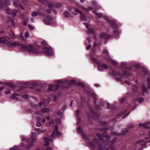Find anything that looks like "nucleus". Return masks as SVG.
<instances>
[{
  "label": "nucleus",
  "mask_w": 150,
  "mask_h": 150,
  "mask_svg": "<svg viewBox=\"0 0 150 150\" xmlns=\"http://www.w3.org/2000/svg\"><path fill=\"white\" fill-rule=\"evenodd\" d=\"M43 50L45 53L48 56H50L53 54V50L51 47H44Z\"/></svg>",
  "instance_id": "9b49d317"
},
{
  "label": "nucleus",
  "mask_w": 150,
  "mask_h": 150,
  "mask_svg": "<svg viewBox=\"0 0 150 150\" xmlns=\"http://www.w3.org/2000/svg\"><path fill=\"white\" fill-rule=\"evenodd\" d=\"M9 35L12 39H15L16 38L15 36L14 33L13 32H12L10 33Z\"/></svg>",
  "instance_id": "2f4dec72"
},
{
  "label": "nucleus",
  "mask_w": 150,
  "mask_h": 150,
  "mask_svg": "<svg viewBox=\"0 0 150 150\" xmlns=\"http://www.w3.org/2000/svg\"><path fill=\"white\" fill-rule=\"evenodd\" d=\"M96 135L99 138V140H98L96 138L94 139L93 142H91L90 144V146L91 148L98 149L97 143L98 142L102 147H105V144L107 145L110 147V145H111V148L112 150H116L115 147L112 145V144L115 142L116 139L111 143L109 142L108 140L109 139L110 137L108 136L107 133L105 132L103 133L102 135L99 134H96Z\"/></svg>",
  "instance_id": "f257e3e1"
},
{
  "label": "nucleus",
  "mask_w": 150,
  "mask_h": 150,
  "mask_svg": "<svg viewBox=\"0 0 150 150\" xmlns=\"http://www.w3.org/2000/svg\"><path fill=\"white\" fill-rule=\"evenodd\" d=\"M9 39V37L8 36H6L4 37L0 38V43H4V42H6L7 40Z\"/></svg>",
  "instance_id": "412c9836"
},
{
  "label": "nucleus",
  "mask_w": 150,
  "mask_h": 150,
  "mask_svg": "<svg viewBox=\"0 0 150 150\" xmlns=\"http://www.w3.org/2000/svg\"><path fill=\"white\" fill-rule=\"evenodd\" d=\"M19 37L21 38V39L23 40H25V38L24 37L23 35V33L19 35Z\"/></svg>",
  "instance_id": "a18cd8bd"
},
{
  "label": "nucleus",
  "mask_w": 150,
  "mask_h": 150,
  "mask_svg": "<svg viewBox=\"0 0 150 150\" xmlns=\"http://www.w3.org/2000/svg\"><path fill=\"white\" fill-rule=\"evenodd\" d=\"M92 60L93 62L96 63L98 65V68L100 71H101L103 69H107L108 66L106 64H102L96 58L93 57H91Z\"/></svg>",
  "instance_id": "423d86ee"
},
{
  "label": "nucleus",
  "mask_w": 150,
  "mask_h": 150,
  "mask_svg": "<svg viewBox=\"0 0 150 150\" xmlns=\"http://www.w3.org/2000/svg\"><path fill=\"white\" fill-rule=\"evenodd\" d=\"M22 97L23 98L27 99L28 98V96L27 95H25L23 96H22Z\"/></svg>",
  "instance_id": "bf43d9fd"
},
{
  "label": "nucleus",
  "mask_w": 150,
  "mask_h": 150,
  "mask_svg": "<svg viewBox=\"0 0 150 150\" xmlns=\"http://www.w3.org/2000/svg\"><path fill=\"white\" fill-rule=\"evenodd\" d=\"M21 46V48L25 50L31 52L35 53H37L38 52V50L33 45H29L27 46L26 45L22 44Z\"/></svg>",
  "instance_id": "7ed1b4c3"
},
{
  "label": "nucleus",
  "mask_w": 150,
  "mask_h": 150,
  "mask_svg": "<svg viewBox=\"0 0 150 150\" xmlns=\"http://www.w3.org/2000/svg\"><path fill=\"white\" fill-rule=\"evenodd\" d=\"M100 37L102 38H104L105 39L109 38L110 36L108 34H105L104 33H102L100 35Z\"/></svg>",
  "instance_id": "4be33fe9"
},
{
  "label": "nucleus",
  "mask_w": 150,
  "mask_h": 150,
  "mask_svg": "<svg viewBox=\"0 0 150 150\" xmlns=\"http://www.w3.org/2000/svg\"><path fill=\"white\" fill-rule=\"evenodd\" d=\"M10 40V38L8 40H7L6 42H4V43H6V45L8 47H12L14 46H20L21 45L20 43L18 42H9Z\"/></svg>",
  "instance_id": "6e6552de"
},
{
  "label": "nucleus",
  "mask_w": 150,
  "mask_h": 150,
  "mask_svg": "<svg viewBox=\"0 0 150 150\" xmlns=\"http://www.w3.org/2000/svg\"><path fill=\"white\" fill-rule=\"evenodd\" d=\"M49 6L51 8L53 7H56L57 8H61L62 7V4L60 2L58 3L55 5L54 3L51 2L49 3Z\"/></svg>",
  "instance_id": "2eb2a0df"
},
{
  "label": "nucleus",
  "mask_w": 150,
  "mask_h": 150,
  "mask_svg": "<svg viewBox=\"0 0 150 150\" xmlns=\"http://www.w3.org/2000/svg\"><path fill=\"white\" fill-rule=\"evenodd\" d=\"M14 1L13 2V4L15 7L18 8L19 7H20L21 8L22 10H24V8L21 6L18 3V0H14Z\"/></svg>",
  "instance_id": "6ab92c4d"
},
{
  "label": "nucleus",
  "mask_w": 150,
  "mask_h": 150,
  "mask_svg": "<svg viewBox=\"0 0 150 150\" xmlns=\"http://www.w3.org/2000/svg\"><path fill=\"white\" fill-rule=\"evenodd\" d=\"M136 100H137V102H141L143 100V99L142 98H139L138 99H137L136 100V99L135 100L134 99L133 101V103H136L137 102Z\"/></svg>",
  "instance_id": "cd10ccee"
},
{
  "label": "nucleus",
  "mask_w": 150,
  "mask_h": 150,
  "mask_svg": "<svg viewBox=\"0 0 150 150\" xmlns=\"http://www.w3.org/2000/svg\"><path fill=\"white\" fill-rule=\"evenodd\" d=\"M54 101V102H56L57 100V97L56 96H55L53 98Z\"/></svg>",
  "instance_id": "4d7b16f0"
},
{
  "label": "nucleus",
  "mask_w": 150,
  "mask_h": 150,
  "mask_svg": "<svg viewBox=\"0 0 150 150\" xmlns=\"http://www.w3.org/2000/svg\"><path fill=\"white\" fill-rule=\"evenodd\" d=\"M139 126L143 128L149 129L150 128V123L149 122L146 123L140 124Z\"/></svg>",
  "instance_id": "a211bd4d"
},
{
  "label": "nucleus",
  "mask_w": 150,
  "mask_h": 150,
  "mask_svg": "<svg viewBox=\"0 0 150 150\" xmlns=\"http://www.w3.org/2000/svg\"><path fill=\"white\" fill-rule=\"evenodd\" d=\"M11 3L9 0H0V8L3 6H8L10 5Z\"/></svg>",
  "instance_id": "4468645a"
},
{
  "label": "nucleus",
  "mask_w": 150,
  "mask_h": 150,
  "mask_svg": "<svg viewBox=\"0 0 150 150\" xmlns=\"http://www.w3.org/2000/svg\"><path fill=\"white\" fill-rule=\"evenodd\" d=\"M94 32L93 30L92 29H89L88 30V33L90 34H92Z\"/></svg>",
  "instance_id": "a19ab883"
},
{
  "label": "nucleus",
  "mask_w": 150,
  "mask_h": 150,
  "mask_svg": "<svg viewBox=\"0 0 150 150\" xmlns=\"http://www.w3.org/2000/svg\"><path fill=\"white\" fill-rule=\"evenodd\" d=\"M10 21L11 22V23L12 25L13 26V27H14L15 26V23H14V21H13V20H10Z\"/></svg>",
  "instance_id": "de8ad7c7"
},
{
  "label": "nucleus",
  "mask_w": 150,
  "mask_h": 150,
  "mask_svg": "<svg viewBox=\"0 0 150 150\" xmlns=\"http://www.w3.org/2000/svg\"><path fill=\"white\" fill-rule=\"evenodd\" d=\"M139 134L141 136H142L144 134V132L142 131H141L140 132Z\"/></svg>",
  "instance_id": "e2e57ef3"
},
{
  "label": "nucleus",
  "mask_w": 150,
  "mask_h": 150,
  "mask_svg": "<svg viewBox=\"0 0 150 150\" xmlns=\"http://www.w3.org/2000/svg\"><path fill=\"white\" fill-rule=\"evenodd\" d=\"M147 83L148 85V88H150V79L149 78L147 79Z\"/></svg>",
  "instance_id": "c9c22d12"
},
{
  "label": "nucleus",
  "mask_w": 150,
  "mask_h": 150,
  "mask_svg": "<svg viewBox=\"0 0 150 150\" xmlns=\"http://www.w3.org/2000/svg\"><path fill=\"white\" fill-rule=\"evenodd\" d=\"M11 91H8L4 92V93L6 94H10Z\"/></svg>",
  "instance_id": "5fc2aeb1"
},
{
  "label": "nucleus",
  "mask_w": 150,
  "mask_h": 150,
  "mask_svg": "<svg viewBox=\"0 0 150 150\" xmlns=\"http://www.w3.org/2000/svg\"><path fill=\"white\" fill-rule=\"evenodd\" d=\"M107 108H110V104L108 103H107Z\"/></svg>",
  "instance_id": "69168bd1"
},
{
  "label": "nucleus",
  "mask_w": 150,
  "mask_h": 150,
  "mask_svg": "<svg viewBox=\"0 0 150 150\" xmlns=\"http://www.w3.org/2000/svg\"><path fill=\"white\" fill-rule=\"evenodd\" d=\"M22 139L23 141H25L27 142H28L30 140L29 139H27L26 137H22Z\"/></svg>",
  "instance_id": "72a5a7b5"
},
{
  "label": "nucleus",
  "mask_w": 150,
  "mask_h": 150,
  "mask_svg": "<svg viewBox=\"0 0 150 150\" xmlns=\"http://www.w3.org/2000/svg\"><path fill=\"white\" fill-rule=\"evenodd\" d=\"M92 95L93 98H95L96 96V94L94 93H92Z\"/></svg>",
  "instance_id": "8fccbe9b"
},
{
  "label": "nucleus",
  "mask_w": 150,
  "mask_h": 150,
  "mask_svg": "<svg viewBox=\"0 0 150 150\" xmlns=\"http://www.w3.org/2000/svg\"><path fill=\"white\" fill-rule=\"evenodd\" d=\"M18 147L17 146H14L13 148H10V150H18Z\"/></svg>",
  "instance_id": "4c0bfd02"
},
{
  "label": "nucleus",
  "mask_w": 150,
  "mask_h": 150,
  "mask_svg": "<svg viewBox=\"0 0 150 150\" xmlns=\"http://www.w3.org/2000/svg\"><path fill=\"white\" fill-rule=\"evenodd\" d=\"M46 103V102L45 100H43V103H42V102H40L39 103V105L40 106H42V105H45Z\"/></svg>",
  "instance_id": "f704fd0d"
},
{
  "label": "nucleus",
  "mask_w": 150,
  "mask_h": 150,
  "mask_svg": "<svg viewBox=\"0 0 150 150\" xmlns=\"http://www.w3.org/2000/svg\"><path fill=\"white\" fill-rule=\"evenodd\" d=\"M50 100H51V98H50V97L49 98L47 99V103H49L50 102Z\"/></svg>",
  "instance_id": "0e129e2a"
},
{
  "label": "nucleus",
  "mask_w": 150,
  "mask_h": 150,
  "mask_svg": "<svg viewBox=\"0 0 150 150\" xmlns=\"http://www.w3.org/2000/svg\"><path fill=\"white\" fill-rule=\"evenodd\" d=\"M119 33H120V32L116 30L114 32L113 36L115 37L116 36H115V34H119Z\"/></svg>",
  "instance_id": "37998d69"
},
{
  "label": "nucleus",
  "mask_w": 150,
  "mask_h": 150,
  "mask_svg": "<svg viewBox=\"0 0 150 150\" xmlns=\"http://www.w3.org/2000/svg\"><path fill=\"white\" fill-rule=\"evenodd\" d=\"M42 44L43 45H46L47 43L45 41H44L42 42Z\"/></svg>",
  "instance_id": "338daca9"
},
{
  "label": "nucleus",
  "mask_w": 150,
  "mask_h": 150,
  "mask_svg": "<svg viewBox=\"0 0 150 150\" xmlns=\"http://www.w3.org/2000/svg\"><path fill=\"white\" fill-rule=\"evenodd\" d=\"M150 139V131H148V133L146 135L144 140L141 139L138 141L135 144L136 145L138 144V145L140 146L142 148L146 147V143L145 140H148Z\"/></svg>",
  "instance_id": "20e7f679"
},
{
  "label": "nucleus",
  "mask_w": 150,
  "mask_h": 150,
  "mask_svg": "<svg viewBox=\"0 0 150 150\" xmlns=\"http://www.w3.org/2000/svg\"><path fill=\"white\" fill-rule=\"evenodd\" d=\"M41 121L42 123H44L46 122V120L45 119H42Z\"/></svg>",
  "instance_id": "774afa93"
},
{
  "label": "nucleus",
  "mask_w": 150,
  "mask_h": 150,
  "mask_svg": "<svg viewBox=\"0 0 150 150\" xmlns=\"http://www.w3.org/2000/svg\"><path fill=\"white\" fill-rule=\"evenodd\" d=\"M91 117H96L98 118L99 115L95 113V112L92 110H91Z\"/></svg>",
  "instance_id": "5701e85b"
},
{
  "label": "nucleus",
  "mask_w": 150,
  "mask_h": 150,
  "mask_svg": "<svg viewBox=\"0 0 150 150\" xmlns=\"http://www.w3.org/2000/svg\"><path fill=\"white\" fill-rule=\"evenodd\" d=\"M79 112V111L78 110H76L75 111V114L76 116H78Z\"/></svg>",
  "instance_id": "6e6d98bb"
},
{
  "label": "nucleus",
  "mask_w": 150,
  "mask_h": 150,
  "mask_svg": "<svg viewBox=\"0 0 150 150\" xmlns=\"http://www.w3.org/2000/svg\"><path fill=\"white\" fill-rule=\"evenodd\" d=\"M35 130L37 131L39 133H43L45 131V129H40V128H38L35 129Z\"/></svg>",
  "instance_id": "bb28decb"
},
{
  "label": "nucleus",
  "mask_w": 150,
  "mask_h": 150,
  "mask_svg": "<svg viewBox=\"0 0 150 150\" xmlns=\"http://www.w3.org/2000/svg\"><path fill=\"white\" fill-rule=\"evenodd\" d=\"M24 35L25 38H28L29 36V32L28 31L26 32L25 33Z\"/></svg>",
  "instance_id": "58836bf2"
},
{
  "label": "nucleus",
  "mask_w": 150,
  "mask_h": 150,
  "mask_svg": "<svg viewBox=\"0 0 150 150\" xmlns=\"http://www.w3.org/2000/svg\"><path fill=\"white\" fill-rule=\"evenodd\" d=\"M36 142V139L35 138H33L32 139L31 141V144H33L34 142Z\"/></svg>",
  "instance_id": "13d9d810"
},
{
  "label": "nucleus",
  "mask_w": 150,
  "mask_h": 150,
  "mask_svg": "<svg viewBox=\"0 0 150 150\" xmlns=\"http://www.w3.org/2000/svg\"><path fill=\"white\" fill-rule=\"evenodd\" d=\"M5 12L7 14H11L14 16H15L18 11L15 10H12L10 8H7L5 10Z\"/></svg>",
  "instance_id": "f8f14e48"
},
{
  "label": "nucleus",
  "mask_w": 150,
  "mask_h": 150,
  "mask_svg": "<svg viewBox=\"0 0 150 150\" xmlns=\"http://www.w3.org/2000/svg\"><path fill=\"white\" fill-rule=\"evenodd\" d=\"M68 82L67 80H57L56 81V84L54 85L50 84L49 85L48 90L50 91H53L56 90L62 84Z\"/></svg>",
  "instance_id": "f03ea898"
},
{
  "label": "nucleus",
  "mask_w": 150,
  "mask_h": 150,
  "mask_svg": "<svg viewBox=\"0 0 150 150\" xmlns=\"http://www.w3.org/2000/svg\"><path fill=\"white\" fill-rule=\"evenodd\" d=\"M5 84L6 85H8L9 87H11V88H14L15 87V86L12 84L11 83H9L8 82L5 83Z\"/></svg>",
  "instance_id": "7c9ffc66"
},
{
  "label": "nucleus",
  "mask_w": 150,
  "mask_h": 150,
  "mask_svg": "<svg viewBox=\"0 0 150 150\" xmlns=\"http://www.w3.org/2000/svg\"><path fill=\"white\" fill-rule=\"evenodd\" d=\"M92 12L94 14H95L96 16H97L98 17H100L102 16L101 14L97 13L95 11H92Z\"/></svg>",
  "instance_id": "c756f323"
},
{
  "label": "nucleus",
  "mask_w": 150,
  "mask_h": 150,
  "mask_svg": "<svg viewBox=\"0 0 150 150\" xmlns=\"http://www.w3.org/2000/svg\"><path fill=\"white\" fill-rule=\"evenodd\" d=\"M38 127H40L41 125V124L40 122H37L36 125Z\"/></svg>",
  "instance_id": "c03bdc74"
},
{
  "label": "nucleus",
  "mask_w": 150,
  "mask_h": 150,
  "mask_svg": "<svg viewBox=\"0 0 150 150\" xmlns=\"http://www.w3.org/2000/svg\"><path fill=\"white\" fill-rule=\"evenodd\" d=\"M52 11L56 15L57 14V12L56 9H52Z\"/></svg>",
  "instance_id": "09e8293b"
},
{
  "label": "nucleus",
  "mask_w": 150,
  "mask_h": 150,
  "mask_svg": "<svg viewBox=\"0 0 150 150\" xmlns=\"http://www.w3.org/2000/svg\"><path fill=\"white\" fill-rule=\"evenodd\" d=\"M103 53L104 54L106 55L108 57L107 59H108L110 62L112 63L114 65H116L117 64V62L116 61L112 59L108 56L109 53L106 50H104Z\"/></svg>",
  "instance_id": "9d476101"
},
{
  "label": "nucleus",
  "mask_w": 150,
  "mask_h": 150,
  "mask_svg": "<svg viewBox=\"0 0 150 150\" xmlns=\"http://www.w3.org/2000/svg\"><path fill=\"white\" fill-rule=\"evenodd\" d=\"M69 10L71 11V13L72 14L75 16L77 15L79 13L81 14V19L84 21L86 20L87 18L85 16L84 14L77 8H75L74 10H72V8L70 7Z\"/></svg>",
  "instance_id": "0eeeda50"
},
{
  "label": "nucleus",
  "mask_w": 150,
  "mask_h": 150,
  "mask_svg": "<svg viewBox=\"0 0 150 150\" xmlns=\"http://www.w3.org/2000/svg\"><path fill=\"white\" fill-rule=\"evenodd\" d=\"M129 70V68H127L126 67H124L123 69L124 72L125 73L124 75L122 73H121L120 72H118L116 73V74H113V75L115 76L117 80L121 81L122 80V79L124 77L125 75L127 74V72L125 71L126 70Z\"/></svg>",
  "instance_id": "39448f33"
},
{
  "label": "nucleus",
  "mask_w": 150,
  "mask_h": 150,
  "mask_svg": "<svg viewBox=\"0 0 150 150\" xmlns=\"http://www.w3.org/2000/svg\"><path fill=\"white\" fill-rule=\"evenodd\" d=\"M83 24L86 26V27L87 28H88L89 27V25L88 24L86 23H84Z\"/></svg>",
  "instance_id": "680f3d73"
},
{
  "label": "nucleus",
  "mask_w": 150,
  "mask_h": 150,
  "mask_svg": "<svg viewBox=\"0 0 150 150\" xmlns=\"http://www.w3.org/2000/svg\"><path fill=\"white\" fill-rule=\"evenodd\" d=\"M134 126V125L133 124H130L128 126V127L129 128H132V127H133Z\"/></svg>",
  "instance_id": "052dcab7"
},
{
  "label": "nucleus",
  "mask_w": 150,
  "mask_h": 150,
  "mask_svg": "<svg viewBox=\"0 0 150 150\" xmlns=\"http://www.w3.org/2000/svg\"><path fill=\"white\" fill-rule=\"evenodd\" d=\"M57 114L58 115H61V116L62 115V112L61 111H59L57 112Z\"/></svg>",
  "instance_id": "603ef678"
},
{
  "label": "nucleus",
  "mask_w": 150,
  "mask_h": 150,
  "mask_svg": "<svg viewBox=\"0 0 150 150\" xmlns=\"http://www.w3.org/2000/svg\"><path fill=\"white\" fill-rule=\"evenodd\" d=\"M37 84L36 83H33V82H26L25 83V85L28 88H33V86H35Z\"/></svg>",
  "instance_id": "aec40b11"
},
{
  "label": "nucleus",
  "mask_w": 150,
  "mask_h": 150,
  "mask_svg": "<svg viewBox=\"0 0 150 150\" xmlns=\"http://www.w3.org/2000/svg\"><path fill=\"white\" fill-rule=\"evenodd\" d=\"M148 88H146L144 85H143L142 90L143 92L145 93L147 89Z\"/></svg>",
  "instance_id": "e433bc0d"
},
{
  "label": "nucleus",
  "mask_w": 150,
  "mask_h": 150,
  "mask_svg": "<svg viewBox=\"0 0 150 150\" xmlns=\"http://www.w3.org/2000/svg\"><path fill=\"white\" fill-rule=\"evenodd\" d=\"M61 135L60 133L58 131V126L56 125L55 127V129L53 133L52 134V137L54 136H59Z\"/></svg>",
  "instance_id": "f3484780"
},
{
  "label": "nucleus",
  "mask_w": 150,
  "mask_h": 150,
  "mask_svg": "<svg viewBox=\"0 0 150 150\" xmlns=\"http://www.w3.org/2000/svg\"><path fill=\"white\" fill-rule=\"evenodd\" d=\"M49 111V109L48 108H45L43 109H42L41 110V112H40L41 114L42 113L48 112Z\"/></svg>",
  "instance_id": "a878e982"
},
{
  "label": "nucleus",
  "mask_w": 150,
  "mask_h": 150,
  "mask_svg": "<svg viewBox=\"0 0 150 150\" xmlns=\"http://www.w3.org/2000/svg\"><path fill=\"white\" fill-rule=\"evenodd\" d=\"M80 119L79 118L77 121V122L76 125H79L80 123Z\"/></svg>",
  "instance_id": "864d4df0"
},
{
  "label": "nucleus",
  "mask_w": 150,
  "mask_h": 150,
  "mask_svg": "<svg viewBox=\"0 0 150 150\" xmlns=\"http://www.w3.org/2000/svg\"><path fill=\"white\" fill-rule=\"evenodd\" d=\"M54 122H50L49 123L47 124V126H52V125H53Z\"/></svg>",
  "instance_id": "3c124183"
},
{
  "label": "nucleus",
  "mask_w": 150,
  "mask_h": 150,
  "mask_svg": "<svg viewBox=\"0 0 150 150\" xmlns=\"http://www.w3.org/2000/svg\"><path fill=\"white\" fill-rule=\"evenodd\" d=\"M77 132L80 133H81L82 135L84 137V139L85 140H88V139L87 137L85 134L83 132L82 129H81L80 127H79L77 128Z\"/></svg>",
  "instance_id": "dca6fc26"
},
{
  "label": "nucleus",
  "mask_w": 150,
  "mask_h": 150,
  "mask_svg": "<svg viewBox=\"0 0 150 150\" xmlns=\"http://www.w3.org/2000/svg\"><path fill=\"white\" fill-rule=\"evenodd\" d=\"M28 28L30 30H32L34 29V27L31 25H28Z\"/></svg>",
  "instance_id": "ea45409f"
},
{
  "label": "nucleus",
  "mask_w": 150,
  "mask_h": 150,
  "mask_svg": "<svg viewBox=\"0 0 150 150\" xmlns=\"http://www.w3.org/2000/svg\"><path fill=\"white\" fill-rule=\"evenodd\" d=\"M75 82V81L74 80H72L69 81V84L70 85L73 84Z\"/></svg>",
  "instance_id": "79ce46f5"
},
{
  "label": "nucleus",
  "mask_w": 150,
  "mask_h": 150,
  "mask_svg": "<svg viewBox=\"0 0 150 150\" xmlns=\"http://www.w3.org/2000/svg\"><path fill=\"white\" fill-rule=\"evenodd\" d=\"M44 139L45 141L44 145L45 146H49L50 143V142H52V138L50 136H48L44 138Z\"/></svg>",
  "instance_id": "ddd939ff"
},
{
  "label": "nucleus",
  "mask_w": 150,
  "mask_h": 150,
  "mask_svg": "<svg viewBox=\"0 0 150 150\" xmlns=\"http://www.w3.org/2000/svg\"><path fill=\"white\" fill-rule=\"evenodd\" d=\"M44 22L46 24L51 25L54 22L53 18L50 16H48L44 18Z\"/></svg>",
  "instance_id": "1a4fd4ad"
},
{
  "label": "nucleus",
  "mask_w": 150,
  "mask_h": 150,
  "mask_svg": "<svg viewBox=\"0 0 150 150\" xmlns=\"http://www.w3.org/2000/svg\"><path fill=\"white\" fill-rule=\"evenodd\" d=\"M42 14L40 12H37L35 11H33L32 13V16L33 17L36 16L38 15H41Z\"/></svg>",
  "instance_id": "b1692460"
},
{
  "label": "nucleus",
  "mask_w": 150,
  "mask_h": 150,
  "mask_svg": "<svg viewBox=\"0 0 150 150\" xmlns=\"http://www.w3.org/2000/svg\"><path fill=\"white\" fill-rule=\"evenodd\" d=\"M107 124V122H102L101 121L100 122V125H101L102 126H103L104 125H105Z\"/></svg>",
  "instance_id": "49530a36"
},
{
  "label": "nucleus",
  "mask_w": 150,
  "mask_h": 150,
  "mask_svg": "<svg viewBox=\"0 0 150 150\" xmlns=\"http://www.w3.org/2000/svg\"><path fill=\"white\" fill-rule=\"evenodd\" d=\"M49 7L50 8H46L45 9V11L46 13H49V14H50L51 13V10L50 9V8H50L49 6Z\"/></svg>",
  "instance_id": "473e14b6"
},
{
  "label": "nucleus",
  "mask_w": 150,
  "mask_h": 150,
  "mask_svg": "<svg viewBox=\"0 0 150 150\" xmlns=\"http://www.w3.org/2000/svg\"><path fill=\"white\" fill-rule=\"evenodd\" d=\"M81 8L82 9V10L83 11V12H85L86 11H90L91 10H92L93 9V7L92 6H91L88 8V9H87L86 8L83 7L81 6Z\"/></svg>",
  "instance_id": "393cba45"
},
{
  "label": "nucleus",
  "mask_w": 150,
  "mask_h": 150,
  "mask_svg": "<svg viewBox=\"0 0 150 150\" xmlns=\"http://www.w3.org/2000/svg\"><path fill=\"white\" fill-rule=\"evenodd\" d=\"M64 15L66 17H69L70 16V14L69 12L66 11L64 12Z\"/></svg>",
  "instance_id": "c85d7f7f"
}]
</instances>
